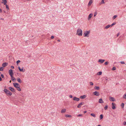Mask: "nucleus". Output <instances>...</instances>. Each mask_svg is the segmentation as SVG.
I'll use <instances>...</instances> for the list:
<instances>
[{
  "label": "nucleus",
  "mask_w": 126,
  "mask_h": 126,
  "mask_svg": "<svg viewBox=\"0 0 126 126\" xmlns=\"http://www.w3.org/2000/svg\"><path fill=\"white\" fill-rule=\"evenodd\" d=\"M3 2H2V3H4V5H6L7 2V1L6 0H2Z\"/></svg>",
  "instance_id": "5701e85b"
},
{
  "label": "nucleus",
  "mask_w": 126,
  "mask_h": 126,
  "mask_svg": "<svg viewBox=\"0 0 126 126\" xmlns=\"http://www.w3.org/2000/svg\"><path fill=\"white\" fill-rule=\"evenodd\" d=\"M94 89L97 90H99V87L98 86H95L94 87Z\"/></svg>",
  "instance_id": "b1692460"
},
{
  "label": "nucleus",
  "mask_w": 126,
  "mask_h": 126,
  "mask_svg": "<svg viewBox=\"0 0 126 126\" xmlns=\"http://www.w3.org/2000/svg\"><path fill=\"white\" fill-rule=\"evenodd\" d=\"M117 16L116 15L114 16L113 17V19H115Z\"/></svg>",
  "instance_id": "c756f323"
},
{
  "label": "nucleus",
  "mask_w": 126,
  "mask_h": 126,
  "mask_svg": "<svg viewBox=\"0 0 126 126\" xmlns=\"http://www.w3.org/2000/svg\"><path fill=\"white\" fill-rule=\"evenodd\" d=\"M76 34L79 36H81L82 34V31L80 29H78L77 31Z\"/></svg>",
  "instance_id": "f257e3e1"
},
{
  "label": "nucleus",
  "mask_w": 126,
  "mask_h": 126,
  "mask_svg": "<svg viewBox=\"0 0 126 126\" xmlns=\"http://www.w3.org/2000/svg\"><path fill=\"white\" fill-rule=\"evenodd\" d=\"M102 3H104V4L105 3L104 1V0H102L101 1V3L100 4H101Z\"/></svg>",
  "instance_id": "e433bc0d"
},
{
  "label": "nucleus",
  "mask_w": 126,
  "mask_h": 126,
  "mask_svg": "<svg viewBox=\"0 0 126 126\" xmlns=\"http://www.w3.org/2000/svg\"><path fill=\"white\" fill-rule=\"evenodd\" d=\"M9 90H10L12 92H15V90L12 87H9Z\"/></svg>",
  "instance_id": "f8f14e48"
},
{
  "label": "nucleus",
  "mask_w": 126,
  "mask_h": 126,
  "mask_svg": "<svg viewBox=\"0 0 126 126\" xmlns=\"http://www.w3.org/2000/svg\"><path fill=\"white\" fill-rule=\"evenodd\" d=\"M69 96V97L71 98H72V97H73V96H72V95H70Z\"/></svg>",
  "instance_id": "3c124183"
},
{
  "label": "nucleus",
  "mask_w": 126,
  "mask_h": 126,
  "mask_svg": "<svg viewBox=\"0 0 126 126\" xmlns=\"http://www.w3.org/2000/svg\"><path fill=\"white\" fill-rule=\"evenodd\" d=\"M87 112L86 111H83V113H85Z\"/></svg>",
  "instance_id": "864d4df0"
},
{
  "label": "nucleus",
  "mask_w": 126,
  "mask_h": 126,
  "mask_svg": "<svg viewBox=\"0 0 126 126\" xmlns=\"http://www.w3.org/2000/svg\"><path fill=\"white\" fill-rule=\"evenodd\" d=\"M106 80H110V78H108L107 77L106 78Z\"/></svg>",
  "instance_id": "2f4dec72"
},
{
  "label": "nucleus",
  "mask_w": 126,
  "mask_h": 126,
  "mask_svg": "<svg viewBox=\"0 0 126 126\" xmlns=\"http://www.w3.org/2000/svg\"><path fill=\"white\" fill-rule=\"evenodd\" d=\"M14 86L16 88H17V87H20V85L17 83H13Z\"/></svg>",
  "instance_id": "20e7f679"
},
{
  "label": "nucleus",
  "mask_w": 126,
  "mask_h": 126,
  "mask_svg": "<svg viewBox=\"0 0 126 126\" xmlns=\"http://www.w3.org/2000/svg\"><path fill=\"white\" fill-rule=\"evenodd\" d=\"M123 124L124 125H126V122H124L123 123Z\"/></svg>",
  "instance_id": "c03bdc74"
},
{
  "label": "nucleus",
  "mask_w": 126,
  "mask_h": 126,
  "mask_svg": "<svg viewBox=\"0 0 126 126\" xmlns=\"http://www.w3.org/2000/svg\"><path fill=\"white\" fill-rule=\"evenodd\" d=\"M90 85H93V83L92 82H90Z\"/></svg>",
  "instance_id": "4c0bfd02"
},
{
  "label": "nucleus",
  "mask_w": 126,
  "mask_h": 126,
  "mask_svg": "<svg viewBox=\"0 0 126 126\" xmlns=\"http://www.w3.org/2000/svg\"><path fill=\"white\" fill-rule=\"evenodd\" d=\"M57 41H58V42H60V40L59 39V40H57Z\"/></svg>",
  "instance_id": "4d7b16f0"
},
{
  "label": "nucleus",
  "mask_w": 126,
  "mask_h": 126,
  "mask_svg": "<svg viewBox=\"0 0 126 126\" xmlns=\"http://www.w3.org/2000/svg\"><path fill=\"white\" fill-rule=\"evenodd\" d=\"M17 80L19 83H21L22 81L19 78H17Z\"/></svg>",
  "instance_id": "6ab92c4d"
},
{
  "label": "nucleus",
  "mask_w": 126,
  "mask_h": 126,
  "mask_svg": "<svg viewBox=\"0 0 126 126\" xmlns=\"http://www.w3.org/2000/svg\"><path fill=\"white\" fill-rule=\"evenodd\" d=\"M20 62V60H18L16 62V63L17 64H18V63H19Z\"/></svg>",
  "instance_id": "ea45409f"
},
{
  "label": "nucleus",
  "mask_w": 126,
  "mask_h": 126,
  "mask_svg": "<svg viewBox=\"0 0 126 126\" xmlns=\"http://www.w3.org/2000/svg\"><path fill=\"white\" fill-rule=\"evenodd\" d=\"M112 108L113 109H115L116 108V107H115V104L114 103H112Z\"/></svg>",
  "instance_id": "ddd939ff"
},
{
  "label": "nucleus",
  "mask_w": 126,
  "mask_h": 126,
  "mask_svg": "<svg viewBox=\"0 0 126 126\" xmlns=\"http://www.w3.org/2000/svg\"><path fill=\"white\" fill-rule=\"evenodd\" d=\"M116 24V23H113L111 25H110V26H113L115 24Z\"/></svg>",
  "instance_id": "58836bf2"
},
{
  "label": "nucleus",
  "mask_w": 126,
  "mask_h": 126,
  "mask_svg": "<svg viewBox=\"0 0 126 126\" xmlns=\"http://www.w3.org/2000/svg\"><path fill=\"white\" fill-rule=\"evenodd\" d=\"M108 106L107 105H106L104 107V109L105 110H106L107 109Z\"/></svg>",
  "instance_id": "7c9ffc66"
},
{
  "label": "nucleus",
  "mask_w": 126,
  "mask_h": 126,
  "mask_svg": "<svg viewBox=\"0 0 126 126\" xmlns=\"http://www.w3.org/2000/svg\"><path fill=\"white\" fill-rule=\"evenodd\" d=\"M105 61V60H102L101 59H99L98 61V62L100 63H102L104 62Z\"/></svg>",
  "instance_id": "9b49d317"
},
{
  "label": "nucleus",
  "mask_w": 126,
  "mask_h": 126,
  "mask_svg": "<svg viewBox=\"0 0 126 126\" xmlns=\"http://www.w3.org/2000/svg\"><path fill=\"white\" fill-rule=\"evenodd\" d=\"M86 96L85 95H84L82 96H80V98L81 99H84L85 98Z\"/></svg>",
  "instance_id": "412c9836"
},
{
  "label": "nucleus",
  "mask_w": 126,
  "mask_h": 126,
  "mask_svg": "<svg viewBox=\"0 0 126 126\" xmlns=\"http://www.w3.org/2000/svg\"><path fill=\"white\" fill-rule=\"evenodd\" d=\"M11 79L12 80L13 82H15L16 81V78H14L13 76H11Z\"/></svg>",
  "instance_id": "2eb2a0df"
},
{
  "label": "nucleus",
  "mask_w": 126,
  "mask_h": 126,
  "mask_svg": "<svg viewBox=\"0 0 126 126\" xmlns=\"http://www.w3.org/2000/svg\"><path fill=\"white\" fill-rule=\"evenodd\" d=\"M9 74L11 76H12L13 75V70L12 69H10L9 71Z\"/></svg>",
  "instance_id": "39448f33"
},
{
  "label": "nucleus",
  "mask_w": 126,
  "mask_h": 126,
  "mask_svg": "<svg viewBox=\"0 0 126 126\" xmlns=\"http://www.w3.org/2000/svg\"><path fill=\"white\" fill-rule=\"evenodd\" d=\"M4 91L7 95H11L12 94V93L7 89H4Z\"/></svg>",
  "instance_id": "f03ea898"
},
{
  "label": "nucleus",
  "mask_w": 126,
  "mask_h": 126,
  "mask_svg": "<svg viewBox=\"0 0 126 126\" xmlns=\"http://www.w3.org/2000/svg\"><path fill=\"white\" fill-rule=\"evenodd\" d=\"M1 76L2 78H4V76L2 74L1 75Z\"/></svg>",
  "instance_id": "09e8293b"
},
{
  "label": "nucleus",
  "mask_w": 126,
  "mask_h": 126,
  "mask_svg": "<svg viewBox=\"0 0 126 126\" xmlns=\"http://www.w3.org/2000/svg\"><path fill=\"white\" fill-rule=\"evenodd\" d=\"M123 97L124 98H125V99L126 98V94H125L124 95V96H123Z\"/></svg>",
  "instance_id": "a19ab883"
},
{
  "label": "nucleus",
  "mask_w": 126,
  "mask_h": 126,
  "mask_svg": "<svg viewBox=\"0 0 126 126\" xmlns=\"http://www.w3.org/2000/svg\"><path fill=\"white\" fill-rule=\"evenodd\" d=\"M66 111V109H64L62 110L61 111V112L62 113H64Z\"/></svg>",
  "instance_id": "a211bd4d"
},
{
  "label": "nucleus",
  "mask_w": 126,
  "mask_h": 126,
  "mask_svg": "<svg viewBox=\"0 0 126 126\" xmlns=\"http://www.w3.org/2000/svg\"><path fill=\"white\" fill-rule=\"evenodd\" d=\"M97 15V13L96 12H95L94 14V16H95Z\"/></svg>",
  "instance_id": "a18cd8bd"
},
{
  "label": "nucleus",
  "mask_w": 126,
  "mask_h": 126,
  "mask_svg": "<svg viewBox=\"0 0 126 126\" xmlns=\"http://www.w3.org/2000/svg\"><path fill=\"white\" fill-rule=\"evenodd\" d=\"M5 5H6V8L7 9H8L9 10V7H8V5H7V4H6Z\"/></svg>",
  "instance_id": "c9c22d12"
},
{
  "label": "nucleus",
  "mask_w": 126,
  "mask_h": 126,
  "mask_svg": "<svg viewBox=\"0 0 126 126\" xmlns=\"http://www.w3.org/2000/svg\"><path fill=\"white\" fill-rule=\"evenodd\" d=\"M119 35H120V33H118L117 34V37Z\"/></svg>",
  "instance_id": "603ef678"
},
{
  "label": "nucleus",
  "mask_w": 126,
  "mask_h": 126,
  "mask_svg": "<svg viewBox=\"0 0 126 126\" xmlns=\"http://www.w3.org/2000/svg\"><path fill=\"white\" fill-rule=\"evenodd\" d=\"M73 99L74 100L78 101L80 99L79 98H77L76 97H73Z\"/></svg>",
  "instance_id": "0eeeda50"
},
{
  "label": "nucleus",
  "mask_w": 126,
  "mask_h": 126,
  "mask_svg": "<svg viewBox=\"0 0 126 126\" xmlns=\"http://www.w3.org/2000/svg\"><path fill=\"white\" fill-rule=\"evenodd\" d=\"M90 33V31H87L85 32L84 33L83 35H84V37H89V34Z\"/></svg>",
  "instance_id": "7ed1b4c3"
},
{
  "label": "nucleus",
  "mask_w": 126,
  "mask_h": 126,
  "mask_svg": "<svg viewBox=\"0 0 126 126\" xmlns=\"http://www.w3.org/2000/svg\"><path fill=\"white\" fill-rule=\"evenodd\" d=\"M93 14L92 13L90 14L88 16V20L90 19L91 17H92Z\"/></svg>",
  "instance_id": "423d86ee"
},
{
  "label": "nucleus",
  "mask_w": 126,
  "mask_h": 126,
  "mask_svg": "<svg viewBox=\"0 0 126 126\" xmlns=\"http://www.w3.org/2000/svg\"><path fill=\"white\" fill-rule=\"evenodd\" d=\"M91 115L94 117H96L94 113H91Z\"/></svg>",
  "instance_id": "a878e982"
},
{
  "label": "nucleus",
  "mask_w": 126,
  "mask_h": 126,
  "mask_svg": "<svg viewBox=\"0 0 126 126\" xmlns=\"http://www.w3.org/2000/svg\"><path fill=\"white\" fill-rule=\"evenodd\" d=\"M0 12H2V10L0 8Z\"/></svg>",
  "instance_id": "5fc2aeb1"
},
{
  "label": "nucleus",
  "mask_w": 126,
  "mask_h": 126,
  "mask_svg": "<svg viewBox=\"0 0 126 126\" xmlns=\"http://www.w3.org/2000/svg\"><path fill=\"white\" fill-rule=\"evenodd\" d=\"M11 68L12 69H14V67L13 66H11Z\"/></svg>",
  "instance_id": "8fccbe9b"
},
{
  "label": "nucleus",
  "mask_w": 126,
  "mask_h": 126,
  "mask_svg": "<svg viewBox=\"0 0 126 126\" xmlns=\"http://www.w3.org/2000/svg\"><path fill=\"white\" fill-rule=\"evenodd\" d=\"M110 25H108L105 27V29H108V28H109L110 27Z\"/></svg>",
  "instance_id": "393cba45"
},
{
  "label": "nucleus",
  "mask_w": 126,
  "mask_h": 126,
  "mask_svg": "<svg viewBox=\"0 0 126 126\" xmlns=\"http://www.w3.org/2000/svg\"><path fill=\"white\" fill-rule=\"evenodd\" d=\"M65 116L66 117H71V115H65Z\"/></svg>",
  "instance_id": "bb28decb"
},
{
  "label": "nucleus",
  "mask_w": 126,
  "mask_h": 126,
  "mask_svg": "<svg viewBox=\"0 0 126 126\" xmlns=\"http://www.w3.org/2000/svg\"><path fill=\"white\" fill-rule=\"evenodd\" d=\"M103 118V115L102 114H101L100 116V119H102Z\"/></svg>",
  "instance_id": "c85d7f7f"
},
{
  "label": "nucleus",
  "mask_w": 126,
  "mask_h": 126,
  "mask_svg": "<svg viewBox=\"0 0 126 126\" xmlns=\"http://www.w3.org/2000/svg\"><path fill=\"white\" fill-rule=\"evenodd\" d=\"M4 69L3 68V67H1L0 68V71H2Z\"/></svg>",
  "instance_id": "473e14b6"
},
{
  "label": "nucleus",
  "mask_w": 126,
  "mask_h": 126,
  "mask_svg": "<svg viewBox=\"0 0 126 126\" xmlns=\"http://www.w3.org/2000/svg\"><path fill=\"white\" fill-rule=\"evenodd\" d=\"M121 106L122 108H124V103H122L121 104Z\"/></svg>",
  "instance_id": "f704fd0d"
},
{
  "label": "nucleus",
  "mask_w": 126,
  "mask_h": 126,
  "mask_svg": "<svg viewBox=\"0 0 126 126\" xmlns=\"http://www.w3.org/2000/svg\"><path fill=\"white\" fill-rule=\"evenodd\" d=\"M0 19L3 20H4V19L2 18H1Z\"/></svg>",
  "instance_id": "13d9d810"
},
{
  "label": "nucleus",
  "mask_w": 126,
  "mask_h": 126,
  "mask_svg": "<svg viewBox=\"0 0 126 126\" xmlns=\"http://www.w3.org/2000/svg\"><path fill=\"white\" fill-rule=\"evenodd\" d=\"M2 80V79L1 77H0V81H1Z\"/></svg>",
  "instance_id": "6e6d98bb"
},
{
  "label": "nucleus",
  "mask_w": 126,
  "mask_h": 126,
  "mask_svg": "<svg viewBox=\"0 0 126 126\" xmlns=\"http://www.w3.org/2000/svg\"><path fill=\"white\" fill-rule=\"evenodd\" d=\"M116 69V67H113L112 70H115Z\"/></svg>",
  "instance_id": "72a5a7b5"
},
{
  "label": "nucleus",
  "mask_w": 126,
  "mask_h": 126,
  "mask_svg": "<svg viewBox=\"0 0 126 126\" xmlns=\"http://www.w3.org/2000/svg\"><path fill=\"white\" fill-rule=\"evenodd\" d=\"M8 65V63H3L2 64V66L3 67H5Z\"/></svg>",
  "instance_id": "dca6fc26"
},
{
  "label": "nucleus",
  "mask_w": 126,
  "mask_h": 126,
  "mask_svg": "<svg viewBox=\"0 0 126 126\" xmlns=\"http://www.w3.org/2000/svg\"><path fill=\"white\" fill-rule=\"evenodd\" d=\"M102 72L101 71H100L98 72L97 74V75H100L102 74Z\"/></svg>",
  "instance_id": "4be33fe9"
},
{
  "label": "nucleus",
  "mask_w": 126,
  "mask_h": 126,
  "mask_svg": "<svg viewBox=\"0 0 126 126\" xmlns=\"http://www.w3.org/2000/svg\"><path fill=\"white\" fill-rule=\"evenodd\" d=\"M120 63H121V64H125V63H124V62H122H122H120Z\"/></svg>",
  "instance_id": "49530a36"
},
{
  "label": "nucleus",
  "mask_w": 126,
  "mask_h": 126,
  "mask_svg": "<svg viewBox=\"0 0 126 126\" xmlns=\"http://www.w3.org/2000/svg\"><path fill=\"white\" fill-rule=\"evenodd\" d=\"M99 102L100 103H104V101L101 98H100L99 99Z\"/></svg>",
  "instance_id": "aec40b11"
},
{
  "label": "nucleus",
  "mask_w": 126,
  "mask_h": 126,
  "mask_svg": "<svg viewBox=\"0 0 126 126\" xmlns=\"http://www.w3.org/2000/svg\"><path fill=\"white\" fill-rule=\"evenodd\" d=\"M84 104V102H82L80 103H79L78 105L77 106V108H80L81 107V106L82 105H83Z\"/></svg>",
  "instance_id": "9d476101"
},
{
  "label": "nucleus",
  "mask_w": 126,
  "mask_h": 126,
  "mask_svg": "<svg viewBox=\"0 0 126 126\" xmlns=\"http://www.w3.org/2000/svg\"><path fill=\"white\" fill-rule=\"evenodd\" d=\"M11 80H10V81H9V82L10 83H11Z\"/></svg>",
  "instance_id": "bf43d9fd"
},
{
  "label": "nucleus",
  "mask_w": 126,
  "mask_h": 126,
  "mask_svg": "<svg viewBox=\"0 0 126 126\" xmlns=\"http://www.w3.org/2000/svg\"><path fill=\"white\" fill-rule=\"evenodd\" d=\"M109 62H107L105 63V65H107L108 64Z\"/></svg>",
  "instance_id": "79ce46f5"
},
{
  "label": "nucleus",
  "mask_w": 126,
  "mask_h": 126,
  "mask_svg": "<svg viewBox=\"0 0 126 126\" xmlns=\"http://www.w3.org/2000/svg\"><path fill=\"white\" fill-rule=\"evenodd\" d=\"M93 3V0H90L88 3V6H90L91 4H92V3Z\"/></svg>",
  "instance_id": "f3484780"
},
{
  "label": "nucleus",
  "mask_w": 126,
  "mask_h": 126,
  "mask_svg": "<svg viewBox=\"0 0 126 126\" xmlns=\"http://www.w3.org/2000/svg\"><path fill=\"white\" fill-rule=\"evenodd\" d=\"M97 126H101V125H98Z\"/></svg>",
  "instance_id": "052dcab7"
},
{
  "label": "nucleus",
  "mask_w": 126,
  "mask_h": 126,
  "mask_svg": "<svg viewBox=\"0 0 126 126\" xmlns=\"http://www.w3.org/2000/svg\"><path fill=\"white\" fill-rule=\"evenodd\" d=\"M93 94L95 95L98 96L99 95V93L97 91H95L93 92Z\"/></svg>",
  "instance_id": "1a4fd4ad"
},
{
  "label": "nucleus",
  "mask_w": 126,
  "mask_h": 126,
  "mask_svg": "<svg viewBox=\"0 0 126 126\" xmlns=\"http://www.w3.org/2000/svg\"><path fill=\"white\" fill-rule=\"evenodd\" d=\"M54 38V37L52 35L51 36V39H53Z\"/></svg>",
  "instance_id": "de8ad7c7"
},
{
  "label": "nucleus",
  "mask_w": 126,
  "mask_h": 126,
  "mask_svg": "<svg viewBox=\"0 0 126 126\" xmlns=\"http://www.w3.org/2000/svg\"><path fill=\"white\" fill-rule=\"evenodd\" d=\"M109 99L110 101H115V100L114 99V98L111 96L110 97Z\"/></svg>",
  "instance_id": "6e6552de"
},
{
  "label": "nucleus",
  "mask_w": 126,
  "mask_h": 126,
  "mask_svg": "<svg viewBox=\"0 0 126 126\" xmlns=\"http://www.w3.org/2000/svg\"><path fill=\"white\" fill-rule=\"evenodd\" d=\"M18 68L20 72H24L25 71V70L24 69V71H23V67H22V69H21L20 67L18 66Z\"/></svg>",
  "instance_id": "4468645a"
},
{
  "label": "nucleus",
  "mask_w": 126,
  "mask_h": 126,
  "mask_svg": "<svg viewBox=\"0 0 126 126\" xmlns=\"http://www.w3.org/2000/svg\"><path fill=\"white\" fill-rule=\"evenodd\" d=\"M17 90L19 91H21V89L19 87H17Z\"/></svg>",
  "instance_id": "cd10ccee"
},
{
  "label": "nucleus",
  "mask_w": 126,
  "mask_h": 126,
  "mask_svg": "<svg viewBox=\"0 0 126 126\" xmlns=\"http://www.w3.org/2000/svg\"><path fill=\"white\" fill-rule=\"evenodd\" d=\"M82 115L81 114H79L78 115V116L79 117V116H82Z\"/></svg>",
  "instance_id": "37998d69"
}]
</instances>
